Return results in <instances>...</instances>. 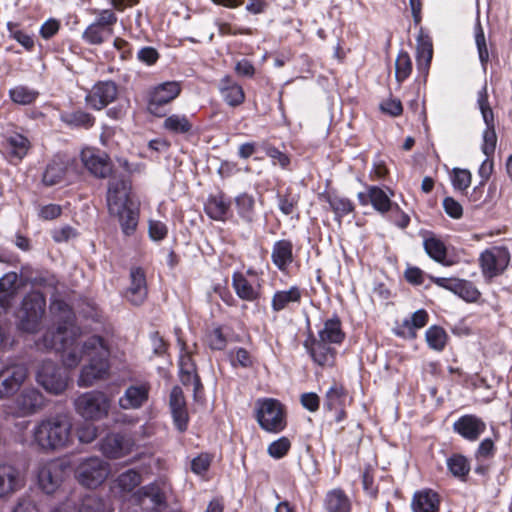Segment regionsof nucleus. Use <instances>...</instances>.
Returning a JSON list of instances; mask_svg holds the SVG:
<instances>
[{"mask_svg":"<svg viewBox=\"0 0 512 512\" xmlns=\"http://www.w3.org/2000/svg\"><path fill=\"white\" fill-rule=\"evenodd\" d=\"M51 312H59L56 330L48 329L36 341L39 350H56L61 352V360L65 368L75 369L83 360H87L94 353L93 340H104L100 336H91L87 339L80 337V330L74 324V314L63 301H53Z\"/></svg>","mask_w":512,"mask_h":512,"instance_id":"f257e3e1","label":"nucleus"},{"mask_svg":"<svg viewBox=\"0 0 512 512\" xmlns=\"http://www.w3.org/2000/svg\"><path fill=\"white\" fill-rule=\"evenodd\" d=\"M33 442L43 450L55 451L72 442V420L68 414L58 413L39 421L32 430Z\"/></svg>","mask_w":512,"mask_h":512,"instance_id":"f03ea898","label":"nucleus"},{"mask_svg":"<svg viewBox=\"0 0 512 512\" xmlns=\"http://www.w3.org/2000/svg\"><path fill=\"white\" fill-rule=\"evenodd\" d=\"M92 349L94 353L81 368L77 380L79 387L87 388L93 386L97 381L105 379L109 374L110 350L105 340H93Z\"/></svg>","mask_w":512,"mask_h":512,"instance_id":"7ed1b4c3","label":"nucleus"},{"mask_svg":"<svg viewBox=\"0 0 512 512\" xmlns=\"http://www.w3.org/2000/svg\"><path fill=\"white\" fill-rule=\"evenodd\" d=\"M46 311V299L43 293L31 291L22 300L19 310V329L34 334L40 330Z\"/></svg>","mask_w":512,"mask_h":512,"instance_id":"20e7f679","label":"nucleus"},{"mask_svg":"<svg viewBox=\"0 0 512 512\" xmlns=\"http://www.w3.org/2000/svg\"><path fill=\"white\" fill-rule=\"evenodd\" d=\"M74 408L83 419L99 421L109 415L111 399L102 391H88L80 394L74 400Z\"/></svg>","mask_w":512,"mask_h":512,"instance_id":"39448f33","label":"nucleus"},{"mask_svg":"<svg viewBox=\"0 0 512 512\" xmlns=\"http://www.w3.org/2000/svg\"><path fill=\"white\" fill-rule=\"evenodd\" d=\"M255 413L259 426L267 432L279 433L286 427L285 408L276 399H258L255 403Z\"/></svg>","mask_w":512,"mask_h":512,"instance_id":"423d86ee","label":"nucleus"},{"mask_svg":"<svg viewBox=\"0 0 512 512\" xmlns=\"http://www.w3.org/2000/svg\"><path fill=\"white\" fill-rule=\"evenodd\" d=\"M69 377L51 360H43L36 370V381L48 393L59 395L68 386Z\"/></svg>","mask_w":512,"mask_h":512,"instance_id":"0eeeda50","label":"nucleus"},{"mask_svg":"<svg viewBox=\"0 0 512 512\" xmlns=\"http://www.w3.org/2000/svg\"><path fill=\"white\" fill-rule=\"evenodd\" d=\"M109 473V464L99 457L84 459L75 472L78 482L87 488H96L101 485Z\"/></svg>","mask_w":512,"mask_h":512,"instance_id":"6e6552de","label":"nucleus"},{"mask_svg":"<svg viewBox=\"0 0 512 512\" xmlns=\"http://www.w3.org/2000/svg\"><path fill=\"white\" fill-rule=\"evenodd\" d=\"M477 103L482 114L483 121L486 125V128L482 133L481 150L486 157H491L496 149L497 134L495 131L494 114L488 102L486 86L478 92Z\"/></svg>","mask_w":512,"mask_h":512,"instance_id":"1a4fd4ad","label":"nucleus"},{"mask_svg":"<svg viewBox=\"0 0 512 512\" xmlns=\"http://www.w3.org/2000/svg\"><path fill=\"white\" fill-rule=\"evenodd\" d=\"M510 262V252L506 247L495 246L480 254L479 263L485 278L492 279L501 275Z\"/></svg>","mask_w":512,"mask_h":512,"instance_id":"9d476101","label":"nucleus"},{"mask_svg":"<svg viewBox=\"0 0 512 512\" xmlns=\"http://www.w3.org/2000/svg\"><path fill=\"white\" fill-rule=\"evenodd\" d=\"M28 376L27 367L20 363H6L0 369V399L13 395Z\"/></svg>","mask_w":512,"mask_h":512,"instance_id":"9b49d317","label":"nucleus"},{"mask_svg":"<svg viewBox=\"0 0 512 512\" xmlns=\"http://www.w3.org/2000/svg\"><path fill=\"white\" fill-rule=\"evenodd\" d=\"M131 184L123 178H112L107 191V206L109 213H119L124 207L131 206Z\"/></svg>","mask_w":512,"mask_h":512,"instance_id":"f8f14e48","label":"nucleus"},{"mask_svg":"<svg viewBox=\"0 0 512 512\" xmlns=\"http://www.w3.org/2000/svg\"><path fill=\"white\" fill-rule=\"evenodd\" d=\"M65 476V466L59 460L42 464L38 471V484L47 494L54 493L61 485Z\"/></svg>","mask_w":512,"mask_h":512,"instance_id":"ddd939ff","label":"nucleus"},{"mask_svg":"<svg viewBox=\"0 0 512 512\" xmlns=\"http://www.w3.org/2000/svg\"><path fill=\"white\" fill-rule=\"evenodd\" d=\"M313 362L321 367H332L336 359L333 344L309 335L303 343Z\"/></svg>","mask_w":512,"mask_h":512,"instance_id":"4468645a","label":"nucleus"},{"mask_svg":"<svg viewBox=\"0 0 512 512\" xmlns=\"http://www.w3.org/2000/svg\"><path fill=\"white\" fill-rule=\"evenodd\" d=\"M134 445V440L130 436L122 433H110L102 439L100 450L106 457L118 459L130 454Z\"/></svg>","mask_w":512,"mask_h":512,"instance_id":"2eb2a0df","label":"nucleus"},{"mask_svg":"<svg viewBox=\"0 0 512 512\" xmlns=\"http://www.w3.org/2000/svg\"><path fill=\"white\" fill-rule=\"evenodd\" d=\"M44 404V396L39 390L26 388L15 399V413L19 417L29 416L40 411Z\"/></svg>","mask_w":512,"mask_h":512,"instance_id":"dca6fc26","label":"nucleus"},{"mask_svg":"<svg viewBox=\"0 0 512 512\" xmlns=\"http://www.w3.org/2000/svg\"><path fill=\"white\" fill-rule=\"evenodd\" d=\"M117 86L112 81L96 83L85 97L87 104L96 110H101L117 97Z\"/></svg>","mask_w":512,"mask_h":512,"instance_id":"f3484780","label":"nucleus"},{"mask_svg":"<svg viewBox=\"0 0 512 512\" xmlns=\"http://www.w3.org/2000/svg\"><path fill=\"white\" fill-rule=\"evenodd\" d=\"M181 88L178 82H165L155 87L150 93L148 110L154 115L160 116L161 106L168 104L180 94Z\"/></svg>","mask_w":512,"mask_h":512,"instance_id":"a211bd4d","label":"nucleus"},{"mask_svg":"<svg viewBox=\"0 0 512 512\" xmlns=\"http://www.w3.org/2000/svg\"><path fill=\"white\" fill-rule=\"evenodd\" d=\"M81 161L84 166L96 177L105 178L111 172L109 157L106 153L93 148L81 151Z\"/></svg>","mask_w":512,"mask_h":512,"instance_id":"6ab92c4d","label":"nucleus"},{"mask_svg":"<svg viewBox=\"0 0 512 512\" xmlns=\"http://www.w3.org/2000/svg\"><path fill=\"white\" fill-rule=\"evenodd\" d=\"M149 393V383L130 385L119 398L118 405L123 410L139 409L148 401Z\"/></svg>","mask_w":512,"mask_h":512,"instance_id":"aec40b11","label":"nucleus"},{"mask_svg":"<svg viewBox=\"0 0 512 512\" xmlns=\"http://www.w3.org/2000/svg\"><path fill=\"white\" fill-rule=\"evenodd\" d=\"M181 355L179 359L180 378L183 385L192 387L196 396L202 388L200 378L196 372V365L192 360L191 354L186 350L185 343L181 342Z\"/></svg>","mask_w":512,"mask_h":512,"instance_id":"412c9836","label":"nucleus"},{"mask_svg":"<svg viewBox=\"0 0 512 512\" xmlns=\"http://www.w3.org/2000/svg\"><path fill=\"white\" fill-rule=\"evenodd\" d=\"M147 297L146 276L142 268L133 267L130 270V285L126 298L133 305H141Z\"/></svg>","mask_w":512,"mask_h":512,"instance_id":"4be33fe9","label":"nucleus"},{"mask_svg":"<svg viewBox=\"0 0 512 512\" xmlns=\"http://www.w3.org/2000/svg\"><path fill=\"white\" fill-rule=\"evenodd\" d=\"M486 424L474 415H465L454 423V430L463 438L475 441L485 431Z\"/></svg>","mask_w":512,"mask_h":512,"instance_id":"5701e85b","label":"nucleus"},{"mask_svg":"<svg viewBox=\"0 0 512 512\" xmlns=\"http://www.w3.org/2000/svg\"><path fill=\"white\" fill-rule=\"evenodd\" d=\"M23 485L20 472L11 465H0V499L13 494Z\"/></svg>","mask_w":512,"mask_h":512,"instance_id":"b1692460","label":"nucleus"},{"mask_svg":"<svg viewBox=\"0 0 512 512\" xmlns=\"http://www.w3.org/2000/svg\"><path fill=\"white\" fill-rule=\"evenodd\" d=\"M232 287L242 300L253 302L259 298V285L248 280L241 272H235L232 275Z\"/></svg>","mask_w":512,"mask_h":512,"instance_id":"393cba45","label":"nucleus"},{"mask_svg":"<svg viewBox=\"0 0 512 512\" xmlns=\"http://www.w3.org/2000/svg\"><path fill=\"white\" fill-rule=\"evenodd\" d=\"M271 260L280 271H286L294 260L292 242L287 239L276 241L272 248Z\"/></svg>","mask_w":512,"mask_h":512,"instance_id":"a878e982","label":"nucleus"},{"mask_svg":"<svg viewBox=\"0 0 512 512\" xmlns=\"http://www.w3.org/2000/svg\"><path fill=\"white\" fill-rule=\"evenodd\" d=\"M439 496L431 489H423L413 495L411 507L413 512H437Z\"/></svg>","mask_w":512,"mask_h":512,"instance_id":"bb28decb","label":"nucleus"},{"mask_svg":"<svg viewBox=\"0 0 512 512\" xmlns=\"http://www.w3.org/2000/svg\"><path fill=\"white\" fill-rule=\"evenodd\" d=\"M204 209L211 219L225 221L230 209V201L223 193L211 195L208 197Z\"/></svg>","mask_w":512,"mask_h":512,"instance_id":"cd10ccee","label":"nucleus"},{"mask_svg":"<svg viewBox=\"0 0 512 512\" xmlns=\"http://www.w3.org/2000/svg\"><path fill=\"white\" fill-rule=\"evenodd\" d=\"M219 89L223 99L229 106H239L244 102L245 94L242 87L230 76H225L221 79Z\"/></svg>","mask_w":512,"mask_h":512,"instance_id":"c85d7f7f","label":"nucleus"},{"mask_svg":"<svg viewBox=\"0 0 512 512\" xmlns=\"http://www.w3.org/2000/svg\"><path fill=\"white\" fill-rule=\"evenodd\" d=\"M324 508L326 512H350L351 500L342 489L335 488L327 492Z\"/></svg>","mask_w":512,"mask_h":512,"instance_id":"c756f323","label":"nucleus"},{"mask_svg":"<svg viewBox=\"0 0 512 512\" xmlns=\"http://www.w3.org/2000/svg\"><path fill=\"white\" fill-rule=\"evenodd\" d=\"M433 57V46L430 38L420 34L417 38L416 61L418 70L425 76L428 74Z\"/></svg>","mask_w":512,"mask_h":512,"instance_id":"7c9ffc66","label":"nucleus"},{"mask_svg":"<svg viewBox=\"0 0 512 512\" xmlns=\"http://www.w3.org/2000/svg\"><path fill=\"white\" fill-rule=\"evenodd\" d=\"M67 168V161L61 156H55L47 165L43 173V183L47 186L58 184L62 181Z\"/></svg>","mask_w":512,"mask_h":512,"instance_id":"2f4dec72","label":"nucleus"},{"mask_svg":"<svg viewBox=\"0 0 512 512\" xmlns=\"http://www.w3.org/2000/svg\"><path fill=\"white\" fill-rule=\"evenodd\" d=\"M428 321V313L424 309H419L414 312L410 319H405L402 325L398 328L397 334L404 336L415 338L416 329L423 328Z\"/></svg>","mask_w":512,"mask_h":512,"instance_id":"473e14b6","label":"nucleus"},{"mask_svg":"<svg viewBox=\"0 0 512 512\" xmlns=\"http://www.w3.org/2000/svg\"><path fill=\"white\" fill-rule=\"evenodd\" d=\"M348 394L342 384L334 382L325 394L324 408L328 411L346 407Z\"/></svg>","mask_w":512,"mask_h":512,"instance_id":"72a5a7b5","label":"nucleus"},{"mask_svg":"<svg viewBox=\"0 0 512 512\" xmlns=\"http://www.w3.org/2000/svg\"><path fill=\"white\" fill-rule=\"evenodd\" d=\"M345 337L341 328V321L338 317H333L325 321L323 328L318 332L319 339L331 343L340 344Z\"/></svg>","mask_w":512,"mask_h":512,"instance_id":"f704fd0d","label":"nucleus"},{"mask_svg":"<svg viewBox=\"0 0 512 512\" xmlns=\"http://www.w3.org/2000/svg\"><path fill=\"white\" fill-rule=\"evenodd\" d=\"M424 249L426 253L436 262L444 265V266H451L453 264L452 261H448L446 259L447 256V249L445 244L442 240L435 236H429L425 238L424 242Z\"/></svg>","mask_w":512,"mask_h":512,"instance_id":"c9c22d12","label":"nucleus"},{"mask_svg":"<svg viewBox=\"0 0 512 512\" xmlns=\"http://www.w3.org/2000/svg\"><path fill=\"white\" fill-rule=\"evenodd\" d=\"M300 299V289L292 286L288 290L277 291L272 297L271 306L275 312H279L288 308L291 303H298Z\"/></svg>","mask_w":512,"mask_h":512,"instance_id":"e433bc0d","label":"nucleus"},{"mask_svg":"<svg viewBox=\"0 0 512 512\" xmlns=\"http://www.w3.org/2000/svg\"><path fill=\"white\" fill-rule=\"evenodd\" d=\"M111 215L117 216L124 235H132L137 228L139 212L136 208L131 206L124 207L119 213H110Z\"/></svg>","mask_w":512,"mask_h":512,"instance_id":"4c0bfd02","label":"nucleus"},{"mask_svg":"<svg viewBox=\"0 0 512 512\" xmlns=\"http://www.w3.org/2000/svg\"><path fill=\"white\" fill-rule=\"evenodd\" d=\"M141 481V474L134 469H129L115 479L114 488L121 493H129L139 486Z\"/></svg>","mask_w":512,"mask_h":512,"instance_id":"58836bf2","label":"nucleus"},{"mask_svg":"<svg viewBox=\"0 0 512 512\" xmlns=\"http://www.w3.org/2000/svg\"><path fill=\"white\" fill-rule=\"evenodd\" d=\"M112 35V31H109L93 22L84 30L82 39L88 44L100 45Z\"/></svg>","mask_w":512,"mask_h":512,"instance_id":"ea45409f","label":"nucleus"},{"mask_svg":"<svg viewBox=\"0 0 512 512\" xmlns=\"http://www.w3.org/2000/svg\"><path fill=\"white\" fill-rule=\"evenodd\" d=\"M449 472L456 478L464 480L470 471L468 459L461 454H453L446 461Z\"/></svg>","mask_w":512,"mask_h":512,"instance_id":"a19ab883","label":"nucleus"},{"mask_svg":"<svg viewBox=\"0 0 512 512\" xmlns=\"http://www.w3.org/2000/svg\"><path fill=\"white\" fill-rule=\"evenodd\" d=\"M29 141L21 134H13L6 138V149L17 159H22L28 152Z\"/></svg>","mask_w":512,"mask_h":512,"instance_id":"79ce46f5","label":"nucleus"},{"mask_svg":"<svg viewBox=\"0 0 512 512\" xmlns=\"http://www.w3.org/2000/svg\"><path fill=\"white\" fill-rule=\"evenodd\" d=\"M235 205L238 215L245 221L251 222L254 219L255 199L248 193H241L235 198Z\"/></svg>","mask_w":512,"mask_h":512,"instance_id":"37998d69","label":"nucleus"},{"mask_svg":"<svg viewBox=\"0 0 512 512\" xmlns=\"http://www.w3.org/2000/svg\"><path fill=\"white\" fill-rule=\"evenodd\" d=\"M425 338L429 348L442 351L446 346L448 335L442 327L434 325L426 330Z\"/></svg>","mask_w":512,"mask_h":512,"instance_id":"c03bdc74","label":"nucleus"},{"mask_svg":"<svg viewBox=\"0 0 512 512\" xmlns=\"http://www.w3.org/2000/svg\"><path fill=\"white\" fill-rule=\"evenodd\" d=\"M452 293L468 302L476 301L480 293L477 288L469 281L456 278Z\"/></svg>","mask_w":512,"mask_h":512,"instance_id":"a18cd8bd","label":"nucleus"},{"mask_svg":"<svg viewBox=\"0 0 512 512\" xmlns=\"http://www.w3.org/2000/svg\"><path fill=\"white\" fill-rule=\"evenodd\" d=\"M38 95L39 93L36 90L23 85L16 86L9 90L10 99L14 103L20 105H29L33 103L37 99Z\"/></svg>","mask_w":512,"mask_h":512,"instance_id":"49530a36","label":"nucleus"},{"mask_svg":"<svg viewBox=\"0 0 512 512\" xmlns=\"http://www.w3.org/2000/svg\"><path fill=\"white\" fill-rule=\"evenodd\" d=\"M164 128L172 133H188L192 129V123L185 115L173 114L164 121Z\"/></svg>","mask_w":512,"mask_h":512,"instance_id":"de8ad7c7","label":"nucleus"},{"mask_svg":"<svg viewBox=\"0 0 512 512\" xmlns=\"http://www.w3.org/2000/svg\"><path fill=\"white\" fill-rule=\"evenodd\" d=\"M370 203L380 213H385L391 208L390 197L383 189L377 186H370Z\"/></svg>","mask_w":512,"mask_h":512,"instance_id":"09e8293b","label":"nucleus"},{"mask_svg":"<svg viewBox=\"0 0 512 512\" xmlns=\"http://www.w3.org/2000/svg\"><path fill=\"white\" fill-rule=\"evenodd\" d=\"M326 200L337 218L351 213L354 209L353 203L345 197L338 195H327Z\"/></svg>","mask_w":512,"mask_h":512,"instance_id":"8fccbe9b","label":"nucleus"},{"mask_svg":"<svg viewBox=\"0 0 512 512\" xmlns=\"http://www.w3.org/2000/svg\"><path fill=\"white\" fill-rule=\"evenodd\" d=\"M412 72V61L409 54L401 51L395 61V77L401 83L406 80Z\"/></svg>","mask_w":512,"mask_h":512,"instance_id":"3c124183","label":"nucleus"},{"mask_svg":"<svg viewBox=\"0 0 512 512\" xmlns=\"http://www.w3.org/2000/svg\"><path fill=\"white\" fill-rule=\"evenodd\" d=\"M475 43L478 50L479 60L482 66L485 68L489 61V52L487 48L486 38L480 21L477 20L474 27Z\"/></svg>","mask_w":512,"mask_h":512,"instance_id":"603ef678","label":"nucleus"},{"mask_svg":"<svg viewBox=\"0 0 512 512\" xmlns=\"http://www.w3.org/2000/svg\"><path fill=\"white\" fill-rule=\"evenodd\" d=\"M73 512H104V504L99 497L87 495L77 507L73 506Z\"/></svg>","mask_w":512,"mask_h":512,"instance_id":"864d4df0","label":"nucleus"},{"mask_svg":"<svg viewBox=\"0 0 512 512\" xmlns=\"http://www.w3.org/2000/svg\"><path fill=\"white\" fill-rule=\"evenodd\" d=\"M69 125L88 129L94 125L95 119L89 113L84 111H75L66 118Z\"/></svg>","mask_w":512,"mask_h":512,"instance_id":"5fc2aeb1","label":"nucleus"},{"mask_svg":"<svg viewBox=\"0 0 512 512\" xmlns=\"http://www.w3.org/2000/svg\"><path fill=\"white\" fill-rule=\"evenodd\" d=\"M472 176L469 170L455 168L452 174L453 187L458 191H465L470 186Z\"/></svg>","mask_w":512,"mask_h":512,"instance_id":"6e6d98bb","label":"nucleus"},{"mask_svg":"<svg viewBox=\"0 0 512 512\" xmlns=\"http://www.w3.org/2000/svg\"><path fill=\"white\" fill-rule=\"evenodd\" d=\"M291 447V442L287 437H281L273 441L267 449L268 454L275 458L280 459L284 457Z\"/></svg>","mask_w":512,"mask_h":512,"instance_id":"4d7b16f0","label":"nucleus"},{"mask_svg":"<svg viewBox=\"0 0 512 512\" xmlns=\"http://www.w3.org/2000/svg\"><path fill=\"white\" fill-rule=\"evenodd\" d=\"M18 288V275L16 272H8L0 278V293L13 296Z\"/></svg>","mask_w":512,"mask_h":512,"instance_id":"13d9d810","label":"nucleus"},{"mask_svg":"<svg viewBox=\"0 0 512 512\" xmlns=\"http://www.w3.org/2000/svg\"><path fill=\"white\" fill-rule=\"evenodd\" d=\"M266 155L272 159L273 165H279L283 169H287L290 164V158L287 154L281 152L274 146L267 145L265 148Z\"/></svg>","mask_w":512,"mask_h":512,"instance_id":"bf43d9fd","label":"nucleus"},{"mask_svg":"<svg viewBox=\"0 0 512 512\" xmlns=\"http://www.w3.org/2000/svg\"><path fill=\"white\" fill-rule=\"evenodd\" d=\"M117 20V16L112 10L104 9L98 12L94 22L114 33L113 27L117 23Z\"/></svg>","mask_w":512,"mask_h":512,"instance_id":"052dcab7","label":"nucleus"},{"mask_svg":"<svg viewBox=\"0 0 512 512\" xmlns=\"http://www.w3.org/2000/svg\"><path fill=\"white\" fill-rule=\"evenodd\" d=\"M230 357L233 366L239 365L243 368H248L253 364L249 352L244 348H238L237 350L232 351L230 353Z\"/></svg>","mask_w":512,"mask_h":512,"instance_id":"680f3d73","label":"nucleus"},{"mask_svg":"<svg viewBox=\"0 0 512 512\" xmlns=\"http://www.w3.org/2000/svg\"><path fill=\"white\" fill-rule=\"evenodd\" d=\"M211 460L212 459L209 454L202 453L192 460L191 470L197 475H202L209 469Z\"/></svg>","mask_w":512,"mask_h":512,"instance_id":"e2e57ef3","label":"nucleus"},{"mask_svg":"<svg viewBox=\"0 0 512 512\" xmlns=\"http://www.w3.org/2000/svg\"><path fill=\"white\" fill-rule=\"evenodd\" d=\"M168 234L166 224L158 220L149 221V236L154 241L163 240Z\"/></svg>","mask_w":512,"mask_h":512,"instance_id":"0e129e2a","label":"nucleus"},{"mask_svg":"<svg viewBox=\"0 0 512 512\" xmlns=\"http://www.w3.org/2000/svg\"><path fill=\"white\" fill-rule=\"evenodd\" d=\"M445 212L454 219H459L463 215L462 205L452 197H446L443 200Z\"/></svg>","mask_w":512,"mask_h":512,"instance_id":"69168bd1","label":"nucleus"},{"mask_svg":"<svg viewBox=\"0 0 512 512\" xmlns=\"http://www.w3.org/2000/svg\"><path fill=\"white\" fill-rule=\"evenodd\" d=\"M169 405L171 411L186 408L185 397L180 387L175 386L171 390Z\"/></svg>","mask_w":512,"mask_h":512,"instance_id":"338daca9","label":"nucleus"},{"mask_svg":"<svg viewBox=\"0 0 512 512\" xmlns=\"http://www.w3.org/2000/svg\"><path fill=\"white\" fill-rule=\"evenodd\" d=\"M137 58L146 65H153L159 58V53L153 47H143L137 53Z\"/></svg>","mask_w":512,"mask_h":512,"instance_id":"774afa93","label":"nucleus"}]
</instances>
